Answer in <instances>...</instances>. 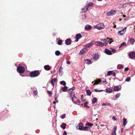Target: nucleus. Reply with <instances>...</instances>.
I'll return each instance as SVG.
<instances>
[{
    "label": "nucleus",
    "instance_id": "2f4dec72",
    "mask_svg": "<svg viewBox=\"0 0 135 135\" xmlns=\"http://www.w3.org/2000/svg\"><path fill=\"white\" fill-rule=\"evenodd\" d=\"M60 83L62 85L64 86H65L66 84L65 82L64 81H60Z\"/></svg>",
    "mask_w": 135,
    "mask_h": 135
},
{
    "label": "nucleus",
    "instance_id": "7c9ffc66",
    "mask_svg": "<svg viewBox=\"0 0 135 135\" xmlns=\"http://www.w3.org/2000/svg\"><path fill=\"white\" fill-rule=\"evenodd\" d=\"M90 130V128L86 127H84L83 128V130L85 131H89Z\"/></svg>",
    "mask_w": 135,
    "mask_h": 135
},
{
    "label": "nucleus",
    "instance_id": "ea45409f",
    "mask_svg": "<svg viewBox=\"0 0 135 135\" xmlns=\"http://www.w3.org/2000/svg\"><path fill=\"white\" fill-rule=\"evenodd\" d=\"M88 103L87 102H86L84 104V106L86 107V108H89V107L87 105Z\"/></svg>",
    "mask_w": 135,
    "mask_h": 135
},
{
    "label": "nucleus",
    "instance_id": "412c9836",
    "mask_svg": "<svg viewBox=\"0 0 135 135\" xmlns=\"http://www.w3.org/2000/svg\"><path fill=\"white\" fill-rule=\"evenodd\" d=\"M95 82L93 85H94L95 84H98L99 83L101 82V80L100 79H97L96 80H94Z\"/></svg>",
    "mask_w": 135,
    "mask_h": 135
},
{
    "label": "nucleus",
    "instance_id": "5701e85b",
    "mask_svg": "<svg viewBox=\"0 0 135 135\" xmlns=\"http://www.w3.org/2000/svg\"><path fill=\"white\" fill-rule=\"evenodd\" d=\"M62 90L64 92H66L68 90L67 87L66 86H64L61 88Z\"/></svg>",
    "mask_w": 135,
    "mask_h": 135
},
{
    "label": "nucleus",
    "instance_id": "13d9d810",
    "mask_svg": "<svg viewBox=\"0 0 135 135\" xmlns=\"http://www.w3.org/2000/svg\"><path fill=\"white\" fill-rule=\"evenodd\" d=\"M105 39H102L101 40V41L102 42H103L104 43V42H105Z\"/></svg>",
    "mask_w": 135,
    "mask_h": 135
},
{
    "label": "nucleus",
    "instance_id": "3c124183",
    "mask_svg": "<svg viewBox=\"0 0 135 135\" xmlns=\"http://www.w3.org/2000/svg\"><path fill=\"white\" fill-rule=\"evenodd\" d=\"M47 91L48 94H50V95H51L52 94V92H51V91L47 90Z\"/></svg>",
    "mask_w": 135,
    "mask_h": 135
},
{
    "label": "nucleus",
    "instance_id": "20e7f679",
    "mask_svg": "<svg viewBox=\"0 0 135 135\" xmlns=\"http://www.w3.org/2000/svg\"><path fill=\"white\" fill-rule=\"evenodd\" d=\"M95 44L96 45L100 47L107 45L106 43H103L100 41L96 42H95Z\"/></svg>",
    "mask_w": 135,
    "mask_h": 135
},
{
    "label": "nucleus",
    "instance_id": "37998d69",
    "mask_svg": "<svg viewBox=\"0 0 135 135\" xmlns=\"http://www.w3.org/2000/svg\"><path fill=\"white\" fill-rule=\"evenodd\" d=\"M35 96L37 95V90H35L33 92Z\"/></svg>",
    "mask_w": 135,
    "mask_h": 135
},
{
    "label": "nucleus",
    "instance_id": "a18cd8bd",
    "mask_svg": "<svg viewBox=\"0 0 135 135\" xmlns=\"http://www.w3.org/2000/svg\"><path fill=\"white\" fill-rule=\"evenodd\" d=\"M120 94L119 93H118L115 95V98H118L120 96Z\"/></svg>",
    "mask_w": 135,
    "mask_h": 135
},
{
    "label": "nucleus",
    "instance_id": "a211bd4d",
    "mask_svg": "<svg viewBox=\"0 0 135 135\" xmlns=\"http://www.w3.org/2000/svg\"><path fill=\"white\" fill-rule=\"evenodd\" d=\"M117 129V127L114 126L113 128V132L112 133V135H116V130Z\"/></svg>",
    "mask_w": 135,
    "mask_h": 135
},
{
    "label": "nucleus",
    "instance_id": "58836bf2",
    "mask_svg": "<svg viewBox=\"0 0 135 135\" xmlns=\"http://www.w3.org/2000/svg\"><path fill=\"white\" fill-rule=\"evenodd\" d=\"M62 41L61 40H60L58 41V44L59 45H61L62 43Z\"/></svg>",
    "mask_w": 135,
    "mask_h": 135
},
{
    "label": "nucleus",
    "instance_id": "4be33fe9",
    "mask_svg": "<svg viewBox=\"0 0 135 135\" xmlns=\"http://www.w3.org/2000/svg\"><path fill=\"white\" fill-rule=\"evenodd\" d=\"M127 123V119L124 118L123 119V126L124 127L125 126Z\"/></svg>",
    "mask_w": 135,
    "mask_h": 135
},
{
    "label": "nucleus",
    "instance_id": "49530a36",
    "mask_svg": "<svg viewBox=\"0 0 135 135\" xmlns=\"http://www.w3.org/2000/svg\"><path fill=\"white\" fill-rule=\"evenodd\" d=\"M131 78L130 77H128L126 79V81L128 82L130 81Z\"/></svg>",
    "mask_w": 135,
    "mask_h": 135
},
{
    "label": "nucleus",
    "instance_id": "423d86ee",
    "mask_svg": "<svg viewBox=\"0 0 135 135\" xmlns=\"http://www.w3.org/2000/svg\"><path fill=\"white\" fill-rule=\"evenodd\" d=\"M105 42H104V43H106L107 45V44L108 43L110 44L112 42H113V41H111V40H112V39H110L109 38H106V39H105Z\"/></svg>",
    "mask_w": 135,
    "mask_h": 135
},
{
    "label": "nucleus",
    "instance_id": "5fc2aeb1",
    "mask_svg": "<svg viewBox=\"0 0 135 135\" xmlns=\"http://www.w3.org/2000/svg\"><path fill=\"white\" fill-rule=\"evenodd\" d=\"M129 70V68H126L124 69V71H127Z\"/></svg>",
    "mask_w": 135,
    "mask_h": 135
},
{
    "label": "nucleus",
    "instance_id": "c03bdc74",
    "mask_svg": "<svg viewBox=\"0 0 135 135\" xmlns=\"http://www.w3.org/2000/svg\"><path fill=\"white\" fill-rule=\"evenodd\" d=\"M66 116V114H64L60 116V118L62 119H63Z\"/></svg>",
    "mask_w": 135,
    "mask_h": 135
},
{
    "label": "nucleus",
    "instance_id": "6e6d98bb",
    "mask_svg": "<svg viewBox=\"0 0 135 135\" xmlns=\"http://www.w3.org/2000/svg\"><path fill=\"white\" fill-rule=\"evenodd\" d=\"M103 82L105 83V84H107L108 83V82L106 80H103Z\"/></svg>",
    "mask_w": 135,
    "mask_h": 135
},
{
    "label": "nucleus",
    "instance_id": "09e8293b",
    "mask_svg": "<svg viewBox=\"0 0 135 135\" xmlns=\"http://www.w3.org/2000/svg\"><path fill=\"white\" fill-rule=\"evenodd\" d=\"M110 105L108 103H104L102 104V105Z\"/></svg>",
    "mask_w": 135,
    "mask_h": 135
},
{
    "label": "nucleus",
    "instance_id": "7ed1b4c3",
    "mask_svg": "<svg viewBox=\"0 0 135 135\" xmlns=\"http://www.w3.org/2000/svg\"><path fill=\"white\" fill-rule=\"evenodd\" d=\"M94 27L98 30H101L104 28L105 26L103 24L100 23L97 25L96 26H95Z\"/></svg>",
    "mask_w": 135,
    "mask_h": 135
},
{
    "label": "nucleus",
    "instance_id": "79ce46f5",
    "mask_svg": "<svg viewBox=\"0 0 135 135\" xmlns=\"http://www.w3.org/2000/svg\"><path fill=\"white\" fill-rule=\"evenodd\" d=\"M123 68V66L122 65H119L117 67L118 69H121Z\"/></svg>",
    "mask_w": 135,
    "mask_h": 135
},
{
    "label": "nucleus",
    "instance_id": "4d7b16f0",
    "mask_svg": "<svg viewBox=\"0 0 135 135\" xmlns=\"http://www.w3.org/2000/svg\"><path fill=\"white\" fill-rule=\"evenodd\" d=\"M67 134V132L66 131H64L63 132V135H66Z\"/></svg>",
    "mask_w": 135,
    "mask_h": 135
},
{
    "label": "nucleus",
    "instance_id": "9b49d317",
    "mask_svg": "<svg viewBox=\"0 0 135 135\" xmlns=\"http://www.w3.org/2000/svg\"><path fill=\"white\" fill-rule=\"evenodd\" d=\"M129 56L130 58H134L135 57V53L133 52H131L129 54Z\"/></svg>",
    "mask_w": 135,
    "mask_h": 135
},
{
    "label": "nucleus",
    "instance_id": "f257e3e1",
    "mask_svg": "<svg viewBox=\"0 0 135 135\" xmlns=\"http://www.w3.org/2000/svg\"><path fill=\"white\" fill-rule=\"evenodd\" d=\"M40 71L39 70L32 71L30 73V76L32 78L37 77L40 75Z\"/></svg>",
    "mask_w": 135,
    "mask_h": 135
},
{
    "label": "nucleus",
    "instance_id": "9d476101",
    "mask_svg": "<svg viewBox=\"0 0 135 135\" xmlns=\"http://www.w3.org/2000/svg\"><path fill=\"white\" fill-rule=\"evenodd\" d=\"M126 27H125L122 30L119 31L118 32V33H119L120 35H123L126 31Z\"/></svg>",
    "mask_w": 135,
    "mask_h": 135
},
{
    "label": "nucleus",
    "instance_id": "473e14b6",
    "mask_svg": "<svg viewBox=\"0 0 135 135\" xmlns=\"http://www.w3.org/2000/svg\"><path fill=\"white\" fill-rule=\"evenodd\" d=\"M97 101V99L95 98H94L92 100V103L95 104Z\"/></svg>",
    "mask_w": 135,
    "mask_h": 135
},
{
    "label": "nucleus",
    "instance_id": "72a5a7b5",
    "mask_svg": "<svg viewBox=\"0 0 135 135\" xmlns=\"http://www.w3.org/2000/svg\"><path fill=\"white\" fill-rule=\"evenodd\" d=\"M86 63L88 64H90L91 63V61L89 59H87L85 60Z\"/></svg>",
    "mask_w": 135,
    "mask_h": 135
},
{
    "label": "nucleus",
    "instance_id": "c756f323",
    "mask_svg": "<svg viewBox=\"0 0 135 135\" xmlns=\"http://www.w3.org/2000/svg\"><path fill=\"white\" fill-rule=\"evenodd\" d=\"M106 91L108 93H111L112 92V89L108 88L106 89Z\"/></svg>",
    "mask_w": 135,
    "mask_h": 135
},
{
    "label": "nucleus",
    "instance_id": "864d4df0",
    "mask_svg": "<svg viewBox=\"0 0 135 135\" xmlns=\"http://www.w3.org/2000/svg\"><path fill=\"white\" fill-rule=\"evenodd\" d=\"M112 52L113 53H115L116 52V50L114 49H112Z\"/></svg>",
    "mask_w": 135,
    "mask_h": 135
},
{
    "label": "nucleus",
    "instance_id": "aec40b11",
    "mask_svg": "<svg viewBox=\"0 0 135 135\" xmlns=\"http://www.w3.org/2000/svg\"><path fill=\"white\" fill-rule=\"evenodd\" d=\"M75 89L74 86H73L72 88H69L68 90V92L69 93H73L72 91Z\"/></svg>",
    "mask_w": 135,
    "mask_h": 135
},
{
    "label": "nucleus",
    "instance_id": "b1692460",
    "mask_svg": "<svg viewBox=\"0 0 135 135\" xmlns=\"http://www.w3.org/2000/svg\"><path fill=\"white\" fill-rule=\"evenodd\" d=\"M66 123H62L61 125L60 126L63 129H64L66 128Z\"/></svg>",
    "mask_w": 135,
    "mask_h": 135
},
{
    "label": "nucleus",
    "instance_id": "de8ad7c7",
    "mask_svg": "<svg viewBox=\"0 0 135 135\" xmlns=\"http://www.w3.org/2000/svg\"><path fill=\"white\" fill-rule=\"evenodd\" d=\"M57 98L58 97H57L56 96L55 97V101L57 103L58 102V101L57 100Z\"/></svg>",
    "mask_w": 135,
    "mask_h": 135
},
{
    "label": "nucleus",
    "instance_id": "052dcab7",
    "mask_svg": "<svg viewBox=\"0 0 135 135\" xmlns=\"http://www.w3.org/2000/svg\"><path fill=\"white\" fill-rule=\"evenodd\" d=\"M112 75H113V76H115V72H113V73H112Z\"/></svg>",
    "mask_w": 135,
    "mask_h": 135
},
{
    "label": "nucleus",
    "instance_id": "c85d7f7f",
    "mask_svg": "<svg viewBox=\"0 0 135 135\" xmlns=\"http://www.w3.org/2000/svg\"><path fill=\"white\" fill-rule=\"evenodd\" d=\"M119 88L118 86H115L114 87V91H117L119 90Z\"/></svg>",
    "mask_w": 135,
    "mask_h": 135
},
{
    "label": "nucleus",
    "instance_id": "ddd939ff",
    "mask_svg": "<svg viewBox=\"0 0 135 135\" xmlns=\"http://www.w3.org/2000/svg\"><path fill=\"white\" fill-rule=\"evenodd\" d=\"M71 40L69 39H67L65 41V43L67 45H69L71 44Z\"/></svg>",
    "mask_w": 135,
    "mask_h": 135
},
{
    "label": "nucleus",
    "instance_id": "8fccbe9b",
    "mask_svg": "<svg viewBox=\"0 0 135 135\" xmlns=\"http://www.w3.org/2000/svg\"><path fill=\"white\" fill-rule=\"evenodd\" d=\"M94 90L96 92H100L103 91V90H98L97 89H95Z\"/></svg>",
    "mask_w": 135,
    "mask_h": 135
},
{
    "label": "nucleus",
    "instance_id": "0eeeda50",
    "mask_svg": "<svg viewBox=\"0 0 135 135\" xmlns=\"http://www.w3.org/2000/svg\"><path fill=\"white\" fill-rule=\"evenodd\" d=\"M105 53L109 55H111L112 54L111 51L107 48H105Z\"/></svg>",
    "mask_w": 135,
    "mask_h": 135
},
{
    "label": "nucleus",
    "instance_id": "cd10ccee",
    "mask_svg": "<svg viewBox=\"0 0 135 135\" xmlns=\"http://www.w3.org/2000/svg\"><path fill=\"white\" fill-rule=\"evenodd\" d=\"M85 126L91 127L93 125V124L90 123L89 122H87L85 124Z\"/></svg>",
    "mask_w": 135,
    "mask_h": 135
},
{
    "label": "nucleus",
    "instance_id": "338daca9",
    "mask_svg": "<svg viewBox=\"0 0 135 135\" xmlns=\"http://www.w3.org/2000/svg\"><path fill=\"white\" fill-rule=\"evenodd\" d=\"M123 17H126V16L125 15H123Z\"/></svg>",
    "mask_w": 135,
    "mask_h": 135
},
{
    "label": "nucleus",
    "instance_id": "603ef678",
    "mask_svg": "<svg viewBox=\"0 0 135 135\" xmlns=\"http://www.w3.org/2000/svg\"><path fill=\"white\" fill-rule=\"evenodd\" d=\"M112 119L114 121H116V119H115V118L114 116H113L112 117Z\"/></svg>",
    "mask_w": 135,
    "mask_h": 135
},
{
    "label": "nucleus",
    "instance_id": "f704fd0d",
    "mask_svg": "<svg viewBox=\"0 0 135 135\" xmlns=\"http://www.w3.org/2000/svg\"><path fill=\"white\" fill-rule=\"evenodd\" d=\"M60 52L58 50L56 51L55 52V54L57 56L59 55H60Z\"/></svg>",
    "mask_w": 135,
    "mask_h": 135
},
{
    "label": "nucleus",
    "instance_id": "f3484780",
    "mask_svg": "<svg viewBox=\"0 0 135 135\" xmlns=\"http://www.w3.org/2000/svg\"><path fill=\"white\" fill-rule=\"evenodd\" d=\"M88 10V8L87 6H85L82 9V13L86 12Z\"/></svg>",
    "mask_w": 135,
    "mask_h": 135
},
{
    "label": "nucleus",
    "instance_id": "69168bd1",
    "mask_svg": "<svg viewBox=\"0 0 135 135\" xmlns=\"http://www.w3.org/2000/svg\"><path fill=\"white\" fill-rule=\"evenodd\" d=\"M105 126V125H104V124H102V125H100V126Z\"/></svg>",
    "mask_w": 135,
    "mask_h": 135
},
{
    "label": "nucleus",
    "instance_id": "4468645a",
    "mask_svg": "<svg viewBox=\"0 0 135 135\" xmlns=\"http://www.w3.org/2000/svg\"><path fill=\"white\" fill-rule=\"evenodd\" d=\"M57 78H54V79H52L51 81H50V83H51L53 87L54 86V83L57 82Z\"/></svg>",
    "mask_w": 135,
    "mask_h": 135
},
{
    "label": "nucleus",
    "instance_id": "e433bc0d",
    "mask_svg": "<svg viewBox=\"0 0 135 135\" xmlns=\"http://www.w3.org/2000/svg\"><path fill=\"white\" fill-rule=\"evenodd\" d=\"M63 68L61 66L59 70V73L60 74V73H61V74H62V70H63Z\"/></svg>",
    "mask_w": 135,
    "mask_h": 135
},
{
    "label": "nucleus",
    "instance_id": "6e6552de",
    "mask_svg": "<svg viewBox=\"0 0 135 135\" xmlns=\"http://www.w3.org/2000/svg\"><path fill=\"white\" fill-rule=\"evenodd\" d=\"M81 37L82 36L79 33L77 34L76 35V39L75 40V41L76 42H78V41L79 39H80Z\"/></svg>",
    "mask_w": 135,
    "mask_h": 135
},
{
    "label": "nucleus",
    "instance_id": "4c0bfd02",
    "mask_svg": "<svg viewBox=\"0 0 135 135\" xmlns=\"http://www.w3.org/2000/svg\"><path fill=\"white\" fill-rule=\"evenodd\" d=\"M113 73V71H108L107 75V76H109L110 75H112Z\"/></svg>",
    "mask_w": 135,
    "mask_h": 135
},
{
    "label": "nucleus",
    "instance_id": "a19ab883",
    "mask_svg": "<svg viewBox=\"0 0 135 135\" xmlns=\"http://www.w3.org/2000/svg\"><path fill=\"white\" fill-rule=\"evenodd\" d=\"M126 44L124 42H122L121 44L119 46V48H121L123 46H124V45H125Z\"/></svg>",
    "mask_w": 135,
    "mask_h": 135
},
{
    "label": "nucleus",
    "instance_id": "a878e982",
    "mask_svg": "<svg viewBox=\"0 0 135 135\" xmlns=\"http://www.w3.org/2000/svg\"><path fill=\"white\" fill-rule=\"evenodd\" d=\"M129 42L132 44H133L134 42V40L133 38H131L129 39Z\"/></svg>",
    "mask_w": 135,
    "mask_h": 135
},
{
    "label": "nucleus",
    "instance_id": "6ab92c4d",
    "mask_svg": "<svg viewBox=\"0 0 135 135\" xmlns=\"http://www.w3.org/2000/svg\"><path fill=\"white\" fill-rule=\"evenodd\" d=\"M44 68L46 70H49L50 69V67L48 65H46L44 66Z\"/></svg>",
    "mask_w": 135,
    "mask_h": 135
},
{
    "label": "nucleus",
    "instance_id": "bf43d9fd",
    "mask_svg": "<svg viewBox=\"0 0 135 135\" xmlns=\"http://www.w3.org/2000/svg\"><path fill=\"white\" fill-rule=\"evenodd\" d=\"M66 63H67V64H68V65H69L70 64V61H67Z\"/></svg>",
    "mask_w": 135,
    "mask_h": 135
},
{
    "label": "nucleus",
    "instance_id": "1a4fd4ad",
    "mask_svg": "<svg viewBox=\"0 0 135 135\" xmlns=\"http://www.w3.org/2000/svg\"><path fill=\"white\" fill-rule=\"evenodd\" d=\"M78 129L80 130H83L84 127H83V124L82 123H79L78 124Z\"/></svg>",
    "mask_w": 135,
    "mask_h": 135
},
{
    "label": "nucleus",
    "instance_id": "f03ea898",
    "mask_svg": "<svg viewBox=\"0 0 135 135\" xmlns=\"http://www.w3.org/2000/svg\"><path fill=\"white\" fill-rule=\"evenodd\" d=\"M17 71L20 73H23L25 71V69L22 66H18L17 68Z\"/></svg>",
    "mask_w": 135,
    "mask_h": 135
},
{
    "label": "nucleus",
    "instance_id": "2eb2a0df",
    "mask_svg": "<svg viewBox=\"0 0 135 135\" xmlns=\"http://www.w3.org/2000/svg\"><path fill=\"white\" fill-rule=\"evenodd\" d=\"M86 50V49L85 48H83L80 51L79 54V55H82L83 54Z\"/></svg>",
    "mask_w": 135,
    "mask_h": 135
},
{
    "label": "nucleus",
    "instance_id": "bb28decb",
    "mask_svg": "<svg viewBox=\"0 0 135 135\" xmlns=\"http://www.w3.org/2000/svg\"><path fill=\"white\" fill-rule=\"evenodd\" d=\"M87 94L89 96H90L91 94V92L90 90L88 89L86 90Z\"/></svg>",
    "mask_w": 135,
    "mask_h": 135
},
{
    "label": "nucleus",
    "instance_id": "0e129e2a",
    "mask_svg": "<svg viewBox=\"0 0 135 135\" xmlns=\"http://www.w3.org/2000/svg\"><path fill=\"white\" fill-rule=\"evenodd\" d=\"M113 25H114V26H113V27L114 28H115L116 27V25H115L114 24Z\"/></svg>",
    "mask_w": 135,
    "mask_h": 135
},
{
    "label": "nucleus",
    "instance_id": "f8f14e48",
    "mask_svg": "<svg viewBox=\"0 0 135 135\" xmlns=\"http://www.w3.org/2000/svg\"><path fill=\"white\" fill-rule=\"evenodd\" d=\"M94 44V41H92L90 43L86 44L84 46L85 47L90 48L92 45Z\"/></svg>",
    "mask_w": 135,
    "mask_h": 135
},
{
    "label": "nucleus",
    "instance_id": "e2e57ef3",
    "mask_svg": "<svg viewBox=\"0 0 135 135\" xmlns=\"http://www.w3.org/2000/svg\"><path fill=\"white\" fill-rule=\"evenodd\" d=\"M76 102L78 103H80V102L79 100H77Z\"/></svg>",
    "mask_w": 135,
    "mask_h": 135
},
{
    "label": "nucleus",
    "instance_id": "680f3d73",
    "mask_svg": "<svg viewBox=\"0 0 135 135\" xmlns=\"http://www.w3.org/2000/svg\"><path fill=\"white\" fill-rule=\"evenodd\" d=\"M112 12V11H110L108 13H109V15H111L112 14H113V13Z\"/></svg>",
    "mask_w": 135,
    "mask_h": 135
},
{
    "label": "nucleus",
    "instance_id": "39448f33",
    "mask_svg": "<svg viewBox=\"0 0 135 135\" xmlns=\"http://www.w3.org/2000/svg\"><path fill=\"white\" fill-rule=\"evenodd\" d=\"M70 97H71L72 98V101L74 103H76L75 102V100H77L75 95V92H73V93L70 94Z\"/></svg>",
    "mask_w": 135,
    "mask_h": 135
},
{
    "label": "nucleus",
    "instance_id": "774afa93",
    "mask_svg": "<svg viewBox=\"0 0 135 135\" xmlns=\"http://www.w3.org/2000/svg\"><path fill=\"white\" fill-rule=\"evenodd\" d=\"M53 103L54 104H55L56 103V102H53Z\"/></svg>",
    "mask_w": 135,
    "mask_h": 135
},
{
    "label": "nucleus",
    "instance_id": "c9c22d12",
    "mask_svg": "<svg viewBox=\"0 0 135 135\" xmlns=\"http://www.w3.org/2000/svg\"><path fill=\"white\" fill-rule=\"evenodd\" d=\"M87 6L89 7H91L93 6V3L91 2H89L88 4L87 5Z\"/></svg>",
    "mask_w": 135,
    "mask_h": 135
},
{
    "label": "nucleus",
    "instance_id": "393cba45",
    "mask_svg": "<svg viewBox=\"0 0 135 135\" xmlns=\"http://www.w3.org/2000/svg\"><path fill=\"white\" fill-rule=\"evenodd\" d=\"M99 58V55L98 54H95L94 56L93 59L94 60H98Z\"/></svg>",
    "mask_w": 135,
    "mask_h": 135
},
{
    "label": "nucleus",
    "instance_id": "dca6fc26",
    "mask_svg": "<svg viewBox=\"0 0 135 135\" xmlns=\"http://www.w3.org/2000/svg\"><path fill=\"white\" fill-rule=\"evenodd\" d=\"M85 28L86 30L89 31L91 29L92 27L90 25H87L85 26Z\"/></svg>",
    "mask_w": 135,
    "mask_h": 135
}]
</instances>
